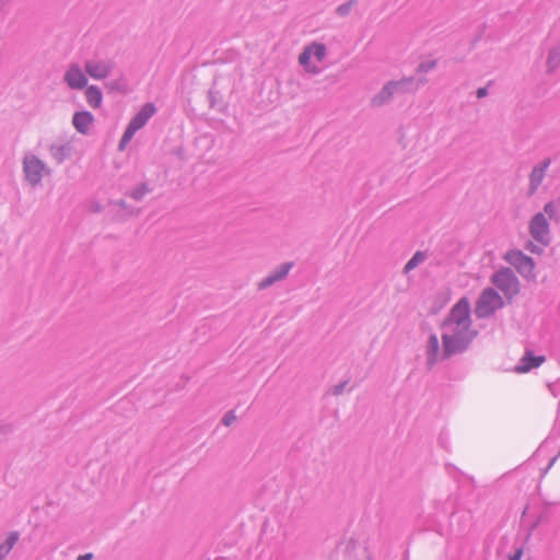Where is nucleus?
Masks as SVG:
<instances>
[{
	"label": "nucleus",
	"mask_w": 560,
	"mask_h": 560,
	"mask_svg": "<svg viewBox=\"0 0 560 560\" xmlns=\"http://www.w3.org/2000/svg\"><path fill=\"white\" fill-rule=\"evenodd\" d=\"M442 334V360H447L456 354H462L468 350L474 339L477 337V330L468 327H450Z\"/></svg>",
	"instance_id": "f257e3e1"
},
{
	"label": "nucleus",
	"mask_w": 560,
	"mask_h": 560,
	"mask_svg": "<svg viewBox=\"0 0 560 560\" xmlns=\"http://www.w3.org/2000/svg\"><path fill=\"white\" fill-rule=\"evenodd\" d=\"M450 327L471 328L470 303L466 296L459 299L452 306L450 313L441 324L442 329H448Z\"/></svg>",
	"instance_id": "f03ea898"
},
{
	"label": "nucleus",
	"mask_w": 560,
	"mask_h": 560,
	"mask_svg": "<svg viewBox=\"0 0 560 560\" xmlns=\"http://www.w3.org/2000/svg\"><path fill=\"white\" fill-rule=\"evenodd\" d=\"M491 282L511 301L521 291V285L514 271L502 267L491 276Z\"/></svg>",
	"instance_id": "7ed1b4c3"
},
{
	"label": "nucleus",
	"mask_w": 560,
	"mask_h": 560,
	"mask_svg": "<svg viewBox=\"0 0 560 560\" xmlns=\"http://www.w3.org/2000/svg\"><path fill=\"white\" fill-rule=\"evenodd\" d=\"M503 306L502 296L493 288H486L476 301L475 314L478 318H488Z\"/></svg>",
	"instance_id": "20e7f679"
},
{
	"label": "nucleus",
	"mask_w": 560,
	"mask_h": 560,
	"mask_svg": "<svg viewBox=\"0 0 560 560\" xmlns=\"http://www.w3.org/2000/svg\"><path fill=\"white\" fill-rule=\"evenodd\" d=\"M504 260L512 265L517 272L525 279H535V261L532 257L525 255L520 249H511L505 253Z\"/></svg>",
	"instance_id": "39448f33"
},
{
	"label": "nucleus",
	"mask_w": 560,
	"mask_h": 560,
	"mask_svg": "<svg viewBox=\"0 0 560 560\" xmlns=\"http://www.w3.org/2000/svg\"><path fill=\"white\" fill-rule=\"evenodd\" d=\"M529 234L538 244H540L544 247L550 244V228L542 212L536 213L530 219Z\"/></svg>",
	"instance_id": "423d86ee"
},
{
	"label": "nucleus",
	"mask_w": 560,
	"mask_h": 560,
	"mask_svg": "<svg viewBox=\"0 0 560 560\" xmlns=\"http://www.w3.org/2000/svg\"><path fill=\"white\" fill-rule=\"evenodd\" d=\"M46 171L45 163L36 155H26L23 159V173L25 180L36 187L40 184L43 173Z\"/></svg>",
	"instance_id": "0eeeda50"
},
{
	"label": "nucleus",
	"mask_w": 560,
	"mask_h": 560,
	"mask_svg": "<svg viewBox=\"0 0 560 560\" xmlns=\"http://www.w3.org/2000/svg\"><path fill=\"white\" fill-rule=\"evenodd\" d=\"M115 68V62L110 59H90L84 62L85 72L95 80H103L108 77Z\"/></svg>",
	"instance_id": "6e6552de"
},
{
	"label": "nucleus",
	"mask_w": 560,
	"mask_h": 560,
	"mask_svg": "<svg viewBox=\"0 0 560 560\" xmlns=\"http://www.w3.org/2000/svg\"><path fill=\"white\" fill-rule=\"evenodd\" d=\"M395 95L415 93L418 89L428 82L427 78L416 79L415 77H405L400 80L389 81Z\"/></svg>",
	"instance_id": "1a4fd4ad"
},
{
	"label": "nucleus",
	"mask_w": 560,
	"mask_h": 560,
	"mask_svg": "<svg viewBox=\"0 0 560 560\" xmlns=\"http://www.w3.org/2000/svg\"><path fill=\"white\" fill-rule=\"evenodd\" d=\"M63 81L72 90H82L88 85V78L78 63H70L63 74Z\"/></svg>",
	"instance_id": "9d476101"
},
{
	"label": "nucleus",
	"mask_w": 560,
	"mask_h": 560,
	"mask_svg": "<svg viewBox=\"0 0 560 560\" xmlns=\"http://www.w3.org/2000/svg\"><path fill=\"white\" fill-rule=\"evenodd\" d=\"M551 159L546 158L540 163L536 164L529 174L528 196H533L541 185L548 167L551 165Z\"/></svg>",
	"instance_id": "9b49d317"
},
{
	"label": "nucleus",
	"mask_w": 560,
	"mask_h": 560,
	"mask_svg": "<svg viewBox=\"0 0 560 560\" xmlns=\"http://www.w3.org/2000/svg\"><path fill=\"white\" fill-rule=\"evenodd\" d=\"M156 113V107L153 103H145L140 110L131 118L129 124L137 130L145 126L148 120Z\"/></svg>",
	"instance_id": "f8f14e48"
},
{
	"label": "nucleus",
	"mask_w": 560,
	"mask_h": 560,
	"mask_svg": "<svg viewBox=\"0 0 560 560\" xmlns=\"http://www.w3.org/2000/svg\"><path fill=\"white\" fill-rule=\"evenodd\" d=\"M94 116L88 110L75 112L72 117V125L79 133L88 135Z\"/></svg>",
	"instance_id": "ddd939ff"
},
{
	"label": "nucleus",
	"mask_w": 560,
	"mask_h": 560,
	"mask_svg": "<svg viewBox=\"0 0 560 560\" xmlns=\"http://www.w3.org/2000/svg\"><path fill=\"white\" fill-rule=\"evenodd\" d=\"M544 355H535L532 351L527 350L521 359V364L515 368L518 373L529 372L532 369L540 366L545 362Z\"/></svg>",
	"instance_id": "4468645a"
},
{
	"label": "nucleus",
	"mask_w": 560,
	"mask_h": 560,
	"mask_svg": "<svg viewBox=\"0 0 560 560\" xmlns=\"http://www.w3.org/2000/svg\"><path fill=\"white\" fill-rule=\"evenodd\" d=\"M439 349H440L439 338H438L436 334L432 332L428 338L427 347H425L428 369H432L438 363Z\"/></svg>",
	"instance_id": "2eb2a0df"
},
{
	"label": "nucleus",
	"mask_w": 560,
	"mask_h": 560,
	"mask_svg": "<svg viewBox=\"0 0 560 560\" xmlns=\"http://www.w3.org/2000/svg\"><path fill=\"white\" fill-rule=\"evenodd\" d=\"M394 95L395 92L393 90L390 82L388 81L387 83L384 84L381 91L371 98V106L382 107L384 105H387L393 100Z\"/></svg>",
	"instance_id": "dca6fc26"
},
{
	"label": "nucleus",
	"mask_w": 560,
	"mask_h": 560,
	"mask_svg": "<svg viewBox=\"0 0 560 560\" xmlns=\"http://www.w3.org/2000/svg\"><path fill=\"white\" fill-rule=\"evenodd\" d=\"M49 153L58 164H61L65 160L70 158L71 147L70 144H52L49 148Z\"/></svg>",
	"instance_id": "f3484780"
},
{
	"label": "nucleus",
	"mask_w": 560,
	"mask_h": 560,
	"mask_svg": "<svg viewBox=\"0 0 560 560\" xmlns=\"http://www.w3.org/2000/svg\"><path fill=\"white\" fill-rule=\"evenodd\" d=\"M85 98H86L88 104L92 108H98V107H101L102 102H103V93H102L101 89L96 85H90V86L86 85Z\"/></svg>",
	"instance_id": "a211bd4d"
},
{
	"label": "nucleus",
	"mask_w": 560,
	"mask_h": 560,
	"mask_svg": "<svg viewBox=\"0 0 560 560\" xmlns=\"http://www.w3.org/2000/svg\"><path fill=\"white\" fill-rule=\"evenodd\" d=\"M547 73H553L560 67V45L552 47L547 57L546 61Z\"/></svg>",
	"instance_id": "6ab92c4d"
},
{
	"label": "nucleus",
	"mask_w": 560,
	"mask_h": 560,
	"mask_svg": "<svg viewBox=\"0 0 560 560\" xmlns=\"http://www.w3.org/2000/svg\"><path fill=\"white\" fill-rule=\"evenodd\" d=\"M19 532L14 530L8 535L4 542L0 544V560H4L5 556L10 553L14 545L19 541Z\"/></svg>",
	"instance_id": "aec40b11"
},
{
	"label": "nucleus",
	"mask_w": 560,
	"mask_h": 560,
	"mask_svg": "<svg viewBox=\"0 0 560 560\" xmlns=\"http://www.w3.org/2000/svg\"><path fill=\"white\" fill-rule=\"evenodd\" d=\"M105 88L110 92H119L122 94H126L129 91L127 81L124 77L106 82Z\"/></svg>",
	"instance_id": "412c9836"
},
{
	"label": "nucleus",
	"mask_w": 560,
	"mask_h": 560,
	"mask_svg": "<svg viewBox=\"0 0 560 560\" xmlns=\"http://www.w3.org/2000/svg\"><path fill=\"white\" fill-rule=\"evenodd\" d=\"M293 265L294 264L292 261L283 262L282 265H280L276 270H273L269 275L271 277H273V279L277 282L281 281L287 278V276L289 275V271L292 269Z\"/></svg>",
	"instance_id": "4be33fe9"
},
{
	"label": "nucleus",
	"mask_w": 560,
	"mask_h": 560,
	"mask_svg": "<svg viewBox=\"0 0 560 560\" xmlns=\"http://www.w3.org/2000/svg\"><path fill=\"white\" fill-rule=\"evenodd\" d=\"M427 258L425 253L423 252H416L413 256L407 261V264L404 267V272H409L412 269H415L418 265L423 262Z\"/></svg>",
	"instance_id": "5701e85b"
},
{
	"label": "nucleus",
	"mask_w": 560,
	"mask_h": 560,
	"mask_svg": "<svg viewBox=\"0 0 560 560\" xmlns=\"http://www.w3.org/2000/svg\"><path fill=\"white\" fill-rule=\"evenodd\" d=\"M150 191L151 188L149 187V185L147 183H141L140 185L130 190L129 196L136 201H141L144 198V196Z\"/></svg>",
	"instance_id": "b1692460"
},
{
	"label": "nucleus",
	"mask_w": 560,
	"mask_h": 560,
	"mask_svg": "<svg viewBox=\"0 0 560 560\" xmlns=\"http://www.w3.org/2000/svg\"><path fill=\"white\" fill-rule=\"evenodd\" d=\"M311 49V54L315 56L318 61H322L326 57V46L319 43H313L311 46H307Z\"/></svg>",
	"instance_id": "393cba45"
},
{
	"label": "nucleus",
	"mask_w": 560,
	"mask_h": 560,
	"mask_svg": "<svg viewBox=\"0 0 560 560\" xmlns=\"http://www.w3.org/2000/svg\"><path fill=\"white\" fill-rule=\"evenodd\" d=\"M138 130L132 127L130 124H128L127 128L125 129L124 133H122V137L120 138L119 140V149L122 150L125 148V145L132 139L133 135L137 132Z\"/></svg>",
	"instance_id": "a878e982"
},
{
	"label": "nucleus",
	"mask_w": 560,
	"mask_h": 560,
	"mask_svg": "<svg viewBox=\"0 0 560 560\" xmlns=\"http://www.w3.org/2000/svg\"><path fill=\"white\" fill-rule=\"evenodd\" d=\"M358 1L359 0H348L347 2L337 7L336 13L339 16H347L350 13L351 9L358 4Z\"/></svg>",
	"instance_id": "bb28decb"
},
{
	"label": "nucleus",
	"mask_w": 560,
	"mask_h": 560,
	"mask_svg": "<svg viewBox=\"0 0 560 560\" xmlns=\"http://www.w3.org/2000/svg\"><path fill=\"white\" fill-rule=\"evenodd\" d=\"M558 208L559 206L553 200H551L544 206V214H547L551 220H559L557 214Z\"/></svg>",
	"instance_id": "cd10ccee"
},
{
	"label": "nucleus",
	"mask_w": 560,
	"mask_h": 560,
	"mask_svg": "<svg viewBox=\"0 0 560 560\" xmlns=\"http://www.w3.org/2000/svg\"><path fill=\"white\" fill-rule=\"evenodd\" d=\"M438 65V60H429V61H422L418 65L417 67V72L418 73H427L431 70H433Z\"/></svg>",
	"instance_id": "c85d7f7f"
},
{
	"label": "nucleus",
	"mask_w": 560,
	"mask_h": 560,
	"mask_svg": "<svg viewBox=\"0 0 560 560\" xmlns=\"http://www.w3.org/2000/svg\"><path fill=\"white\" fill-rule=\"evenodd\" d=\"M110 203L126 210L128 212L129 215H138L140 210H136L133 209L132 207L128 206L127 202L124 200V199H119V200H115V201H110Z\"/></svg>",
	"instance_id": "c756f323"
},
{
	"label": "nucleus",
	"mask_w": 560,
	"mask_h": 560,
	"mask_svg": "<svg viewBox=\"0 0 560 560\" xmlns=\"http://www.w3.org/2000/svg\"><path fill=\"white\" fill-rule=\"evenodd\" d=\"M220 97H221V95H220L219 91L209 90L208 98H209L210 107L218 108V102H219Z\"/></svg>",
	"instance_id": "7c9ffc66"
},
{
	"label": "nucleus",
	"mask_w": 560,
	"mask_h": 560,
	"mask_svg": "<svg viewBox=\"0 0 560 560\" xmlns=\"http://www.w3.org/2000/svg\"><path fill=\"white\" fill-rule=\"evenodd\" d=\"M311 56H312L311 49L305 47L304 50L299 56L300 65L306 67L308 61H310V59H311Z\"/></svg>",
	"instance_id": "2f4dec72"
},
{
	"label": "nucleus",
	"mask_w": 560,
	"mask_h": 560,
	"mask_svg": "<svg viewBox=\"0 0 560 560\" xmlns=\"http://www.w3.org/2000/svg\"><path fill=\"white\" fill-rule=\"evenodd\" d=\"M277 281L273 279V277H271L270 275H268L267 277H265L259 283H258V289L259 290H265L269 287H271L272 284H275Z\"/></svg>",
	"instance_id": "473e14b6"
},
{
	"label": "nucleus",
	"mask_w": 560,
	"mask_h": 560,
	"mask_svg": "<svg viewBox=\"0 0 560 560\" xmlns=\"http://www.w3.org/2000/svg\"><path fill=\"white\" fill-rule=\"evenodd\" d=\"M349 380H346L330 388V393L335 396H339L345 392V388L348 384Z\"/></svg>",
	"instance_id": "72a5a7b5"
},
{
	"label": "nucleus",
	"mask_w": 560,
	"mask_h": 560,
	"mask_svg": "<svg viewBox=\"0 0 560 560\" xmlns=\"http://www.w3.org/2000/svg\"><path fill=\"white\" fill-rule=\"evenodd\" d=\"M235 420H236V416H235L234 411H233V410H230V411H228V412L223 416V418H222L221 422H222V424H224V425L229 427V425H231Z\"/></svg>",
	"instance_id": "f704fd0d"
},
{
	"label": "nucleus",
	"mask_w": 560,
	"mask_h": 560,
	"mask_svg": "<svg viewBox=\"0 0 560 560\" xmlns=\"http://www.w3.org/2000/svg\"><path fill=\"white\" fill-rule=\"evenodd\" d=\"M14 425L12 423H0V435H9L13 433Z\"/></svg>",
	"instance_id": "c9c22d12"
},
{
	"label": "nucleus",
	"mask_w": 560,
	"mask_h": 560,
	"mask_svg": "<svg viewBox=\"0 0 560 560\" xmlns=\"http://www.w3.org/2000/svg\"><path fill=\"white\" fill-rule=\"evenodd\" d=\"M526 249H528L530 253L537 254V255H540L544 250L542 247L534 244L533 242H528V244L526 245Z\"/></svg>",
	"instance_id": "e433bc0d"
},
{
	"label": "nucleus",
	"mask_w": 560,
	"mask_h": 560,
	"mask_svg": "<svg viewBox=\"0 0 560 560\" xmlns=\"http://www.w3.org/2000/svg\"><path fill=\"white\" fill-rule=\"evenodd\" d=\"M173 153L180 160H185L186 159V152H185V149L183 147H177L173 150Z\"/></svg>",
	"instance_id": "4c0bfd02"
},
{
	"label": "nucleus",
	"mask_w": 560,
	"mask_h": 560,
	"mask_svg": "<svg viewBox=\"0 0 560 560\" xmlns=\"http://www.w3.org/2000/svg\"><path fill=\"white\" fill-rule=\"evenodd\" d=\"M90 210L92 212L100 213L103 211V206L100 202L95 201L91 205Z\"/></svg>",
	"instance_id": "58836bf2"
},
{
	"label": "nucleus",
	"mask_w": 560,
	"mask_h": 560,
	"mask_svg": "<svg viewBox=\"0 0 560 560\" xmlns=\"http://www.w3.org/2000/svg\"><path fill=\"white\" fill-rule=\"evenodd\" d=\"M476 95L478 98H483L488 95V88L487 86H483V88H479L476 92Z\"/></svg>",
	"instance_id": "ea45409f"
},
{
	"label": "nucleus",
	"mask_w": 560,
	"mask_h": 560,
	"mask_svg": "<svg viewBox=\"0 0 560 560\" xmlns=\"http://www.w3.org/2000/svg\"><path fill=\"white\" fill-rule=\"evenodd\" d=\"M523 550L522 548L517 549L513 555L509 557V560H520L522 558Z\"/></svg>",
	"instance_id": "a19ab883"
},
{
	"label": "nucleus",
	"mask_w": 560,
	"mask_h": 560,
	"mask_svg": "<svg viewBox=\"0 0 560 560\" xmlns=\"http://www.w3.org/2000/svg\"><path fill=\"white\" fill-rule=\"evenodd\" d=\"M93 558V555L92 553H84V555H80L77 560H92Z\"/></svg>",
	"instance_id": "79ce46f5"
},
{
	"label": "nucleus",
	"mask_w": 560,
	"mask_h": 560,
	"mask_svg": "<svg viewBox=\"0 0 560 560\" xmlns=\"http://www.w3.org/2000/svg\"><path fill=\"white\" fill-rule=\"evenodd\" d=\"M553 201L560 207V195Z\"/></svg>",
	"instance_id": "37998d69"
}]
</instances>
